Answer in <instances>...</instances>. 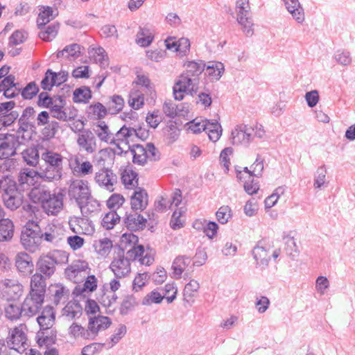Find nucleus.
Listing matches in <instances>:
<instances>
[{
  "label": "nucleus",
  "mask_w": 355,
  "mask_h": 355,
  "mask_svg": "<svg viewBox=\"0 0 355 355\" xmlns=\"http://www.w3.org/2000/svg\"><path fill=\"white\" fill-rule=\"evenodd\" d=\"M15 106L14 101L0 103V131L11 126L18 119V128L15 134L20 136L21 140H26L24 133L35 128V124L32 121L35 118V110L28 106L23 110L20 115L18 111L14 110Z\"/></svg>",
  "instance_id": "1"
},
{
  "label": "nucleus",
  "mask_w": 355,
  "mask_h": 355,
  "mask_svg": "<svg viewBox=\"0 0 355 355\" xmlns=\"http://www.w3.org/2000/svg\"><path fill=\"white\" fill-rule=\"evenodd\" d=\"M63 194L51 193L44 187H35L28 193V198L34 204L40 205L48 215H57L63 207Z\"/></svg>",
  "instance_id": "2"
},
{
  "label": "nucleus",
  "mask_w": 355,
  "mask_h": 355,
  "mask_svg": "<svg viewBox=\"0 0 355 355\" xmlns=\"http://www.w3.org/2000/svg\"><path fill=\"white\" fill-rule=\"evenodd\" d=\"M186 71L182 73L173 87L174 98L181 101L184 98V93L193 81L198 80V76L205 69V63L202 60L189 61L184 64Z\"/></svg>",
  "instance_id": "3"
},
{
  "label": "nucleus",
  "mask_w": 355,
  "mask_h": 355,
  "mask_svg": "<svg viewBox=\"0 0 355 355\" xmlns=\"http://www.w3.org/2000/svg\"><path fill=\"white\" fill-rule=\"evenodd\" d=\"M112 324L111 319L107 316L98 315L90 317L87 328L73 322L69 327V334L75 338L94 340L99 331L107 329Z\"/></svg>",
  "instance_id": "4"
},
{
  "label": "nucleus",
  "mask_w": 355,
  "mask_h": 355,
  "mask_svg": "<svg viewBox=\"0 0 355 355\" xmlns=\"http://www.w3.org/2000/svg\"><path fill=\"white\" fill-rule=\"evenodd\" d=\"M44 162V168L40 167V178L46 182L58 181L62 178L63 157L53 151L47 150L41 155Z\"/></svg>",
  "instance_id": "5"
},
{
  "label": "nucleus",
  "mask_w": 355,
  "mask_h": 355,
  "mask_svg": "<svg viewBox=\"0 0 355 355\" xmlns=\"http://www.w3.org/2000/svg\"><path fill=\"white\" fill-rule=\"evenodd\" d=\"M68 254L62 250H53L42 254L36 263V271L50 278L55 272L56 266L67 263Z\"/></svg>",
  "instance_id": "6"
},
{
  "label": "nucleus",
  "mask_w": 355,
  "mask_h": 355,
  "mask_svg": "<svg viewBox=\"0 0 355 355\" xmlns=\"http://www.w3.org/2000/svg\"><path fill=\"white\" fill-rule=\"evenodd\" d=\"M55 321V312L51 306H46L40 315L37 318V322L40 327L38 331L37 343L40 345H49L54 343L55 334L51 330V335L46 334V331L52 328Z\"/></svg>",
  "instance_id": "7"
},
{
  "label": "nucleus",
  "mask_w": 355,
  "mask_h": 355,
  "mask_svg": "<svg viewBox=\"0 0 355 355\" xmlns=\"http://www.w3.org/2000/svg\"><path fill=\"white\" fill-rule=\"evenodd\" d=\"M21 243L26 250L35 252L41 243L40 228L33 220H28L21 234Z\"/></svg>",
  "instance_id": "8"
},
{
  "label": "nucleus",
  "mask_w": 355,
  "mask_h": 355,
  "mask_svg": "<svg viewBox=\"0 0 355 355\" xmlns=\"http://www.w3.org/2000/svg\"><path fill=\"white\" fill-rule=\"evenodd\" d=\"M236 20L242 26L243 31L246 36H252L254 33L252 28L254 24L251 17L249 0H236Z\"/></svg>",
  "instance_id": "9"
},
{
  "label": "nucleus",
  "mask_w": 355,
  "mask_h": 355,
  "mask_svg": "<svg viewBox=\"0 0 355 355\" xmlns=\"http://www.w3.org/2000/svg\"><path fill=\"white\" fill-rule=\"evenodd\" d=\"M24 141L16 134L0 133V159L15 156Z\"/></svg>",
  "instance_id": "10"
},
{
  "label": "nucleus",
  "mask_w": 355,
  "mask_h": 355,
  "mask_svg": "<svg viewBox=\"0 0 355 355\" xmlns=\"http://www.w3.org/2000/svg\"><path fill=\"white\" fill-rule=\"evenodd\" d=\"M109 268L116 279L125 277L130 273V260L128 257H125L123 249L118 248L117 250L114 252Z\"/></svg>",
  "instance_id": "11"
},
{
  "label": "nucleus",
  "mask_w": 355,
  "mask_h": 355,
  "mask_svg": "<svg viewBox=\"0 0 355 355\" xmlns=\"http://www.w3.org/2000/svg\"><path fill=\"white\" fill-rule=\"evenodd\" d=\"M24 293V286L17 280L6 279L0 282V297L7 301H15Z\"/></svg>",
  "instance_id": "12"
},
{
  "label": "nucleus",
  "mask_w": 355,
  "mask_h": 355,
  "mask_svg": "<svg viewBox=\"0 0 355 355\" xmlns=\"http://www.w3.org/2000/svg\"><path fill=\"white\" fill-rule=\"evenodd\" d=\"M68 194L76 200L78 207H82L91 197L87 182L83 180H73L69 185Z\"/></svg>",
  "instance_id": "13"
},
{
  "label": "nucleus",
  "mask_w": 355,
  "mask_h": 355,
  "mask_svg": "<svg viewBox=\"0 0 355 355\" xmlns=\"http://www.w3.org/2000/svg\"><path fill=\"white\" fill-rule=\"evenodd\" d=\"M44 302V296H42L41 294L29 292L21 304L24 316L30 318L37 314L41 310Z\"/></svg>",
  "instance_id": "14"
},
{
  "label": "nucleus",
  "mask_w": 355,
  "mask_h": 355,
  "mask_svg": "<svg viewBox=\"0 0 355 355\" xmlns=\"http://www.w3.org/2000/svg\"><path fill=\"white\" fill-rule=\"evenodd\" d=\"M78 131L76 141L80 150L85 151L88 154L94 153L97 149V144L94 132L89 129L83 128V127Z\"/></svg>",
  "instance_id": "15"
},
{
  "label": "nucleus",
  "mask_w": 355,
  "mask_h": 355,
  "mask_svg": "<svg viewBox=\"0 0 355 355\" xmlns=\"http://www.w3.org/2000/svg\"><path fill=\"white\" fill-rule=\"evenodd\" d=\"M254 128L246 125H237L232 131V142L233 145L248 146L253 139Z\"/></svg>",
  "instance_id": "16"
},
{
  "label": "nucleus",
  "mask_w": 355,
  "mask_h": 355,
  "mask_svg": "<svg viewBox=\"0 0 355 355\" xmlns=\"http://www.w3.org/2000/svg\"><path fill=\"white\" fill-rule=\"evenodd\" d=\"M95 182L99 187L112 192L114 190V186L117 183V176L111 169L103 168L96 173Z\"/></svg>",
  "instance_id": "17"
},
{
  "label": "nucleus",
  "mask_w": 355,
  "mask_h": 355,
  "mask_svg": "<svg viewBox=\"0 0 355 355\" xmlns=\"http://www.w3.org/2000/svg\"><path fill=\"white\" fill-rule=\"evenodd\" d=\"M24 324H20L19 327L14 328L7 338L8 347L15 351L16 355H18L17 348L24 347L26 342V336L24 331Z\"/></svg>",
  "instance_id": "18"
},
{
  "label": "nucleus",
  "mask_w": 355,
  "mask_h": 355,
  "mask_svg": "<svg viewBox=\"0 0 355 355\" xmlns=\"http://www.w3.org/2000/svg\"><path fill=\"white\" fill-rule=\"evenodd\" d=\"M40 171H36L31 168H24L20 171L17 186L18 191H25L29 189L36 182L35 179L40 178Z\"/></svg>",
  "instance_id": "19"
},
{
  "label": "nucleus",
  "mask_w": 355,
  "mask_h": 355,
  "mask_svg": "<svg viewBox=\"0 0 355 355\" xmlns=\"http://www.w3.org/2000/svg\"><path fill=\"white\" fill-rule=\"evenodd\" d=\"M148 203V195L146 191L141 187H137L131 196V209L134 211H141L144 210Z\"/></svg>",
  "instance_id": "20"
},
{
  "label": "nucleus",
  "mask_w": 355,
  "mask_h": 355,
  "mask_svg": "<svg viewBox=\"0 0 355 355\" xmlns=\"http://www.w3.org/2000/svg\"><path fill=\"white\" fill-rule=\"evenodd\" d=\"M132 132H135L134 128H128L124 125L114 135V143L110 144L116 146L121 150H123V148L120 147L121 144H124L128 148H130V141L132 137Z\"/></svg>",
  "instance_id": "21"
},
{
  "label": "nucleus",
  "mask_w": 355,
  "mask_h": 355,
  "mask_svg": "<svg viewBox=\"0 0 355 355\" xmlns=\"http://www.w3.org/2000/svg\"><path fill=\"white\" fill-rule=\"evenodd\" d=\"M147 220L141 214L135 213H126L124 218V224L125 227L130 231H138L143 230Z\"/></svg>",
  "instance_id": "22"
},
{
  "label": "nucleus",
  "mask_w": 355,
  "mask_h": 355,
  "mask_svg": "<svg viewBox=\"0 0 355 355\" xmlns=\"http://www.w3.org/2000/svg\"><path fill=\"white\" fill-rule=\"evenodd\" d=\"M93 131L101 141L110 144L114 143V134L111 132L109 126L104 121H98L96 123H94Z\"/></svg>",
  "instance_id": "23"
},
{
  "label": "nucleus",
  "mask_w": 355,
  "mask_h": 355,
  "mask_svg": "<svg viewBox=\"0 0 355 355\" xmlns=\"http://www.w3.org/2000/svg\"><path fill=\"white\" fill-rule=\"evenodd\" d=\"M287 10L291 14L293 18L299 24L303 23L305 19L304 10L299 0H282Z\"/></svg>",
  "instance_id": "24"
},
{
  "label": "nucleus",
  "mask_w": 355,
  "mask_h": 355,
  "mask_svg": "<svg viewBox=\"0 0 355 355\" xmlns=\"http://www.w3.org/2000/svg\"><path fill=\"white\" fill-rule=\"evenodd\" d=\"M15 266L17 270L24 275L31 273L34 267L32 258L24 252L17 254L15 259Z\"/></svg>",
  "instance_id": "25"
},
{
  "label": "nucleus",
  "mask_w": 355,
  "mask_h": 355,
  "mask_svg": "<svg viewBox=\"0 0 355 355\" xmlns=\"http://www.w3.org/2000/svg\"><path fill=\"white\" fill-rule=\"evenodd\" d=\"M49 291L53 297L52 301L55 305L64 303L69 298V290L61 284L51 285Z\"/></svg>",
  "instance_id": "26"
},
{
  "label": "nucleus",
  "mask_w": 355,
  "mask_h": 355,
  "mask_svg": "<svg viewBox=\"0 0 355 355\" xmlns=\"http://www.w3.org/2000/svg\"><path fill=\"white\" fill-rule=\"evenodd\" d=\"M48 277H46V276L36 272L31 277L29 292L41 294L42 296L45 297L46 288V279Z\"/></svg>",
  "instance_id": "27"
},
{
  "label": "nucleus",
  "mask_w": 355,
  "mask_h": 355,
  "mask_svg": "<svg viewBox=\"0 0 355 355\" xmlns=\"http://www.w3.org/2000/svg\"><path fill=\"white\" fill-rule=\"evenodd\" d=\"M252 255L258 267L265 269L268 267L270 260L268 251L262 246L257 245L252 250Z\"/></svg>",
  "instance_id": "28"
},
{
  "label": "nucleus",
  "mask_w": 355,
  "mask_h": 355,
  "mask_svg": "<svg viewBox=\"0 0 355 355\" xmlns=\"http://www.w3.org/2000/svg\"><path fill=\"white\" fill-rule=\"evenodd\" d=\"M191 259L185 255L178 256L173 261L171 268L173 277L180 279L185 268L190 264Z\"/></svg>",
  "instance_id": "29"
},
{
  "label": "nucleus",
  "mask_w": 355,
  "mask_h": 355,
  "mask_svg": "<svg viewBox=\"0 0 355 355\" xmlns=\"http://www.w3.org/2000/svg\"><path fill=\"white\" fill-rule=\"evenodd\" d=\"M15 226L9 218L0 220V242L10 241L14 235Z\"/></svg>",
  "instance_id": "30"
},
{
  "label": "nucleus",
  "mask_w": 355,
  "mask_h": 355,
  "mask_svg": "<svg viewBox=\"0 0 355 355\" xmlns=\"http://www.w3.org/2000/svg\"><path fill=\"white\" fill-rule=\"evenodd\" d=\"M18 187L14 178L10 175L0 177V193L2 195H11L17 193Z\"/></svg>",
  "instance_id": "31"
},
{
  "label": "nucleus",
  "mask_w": 355,
  "mask_h": 355,
  "mask_svg": "<svg viewBox=\"0 0 355 355\" xmlns=\"http://www.w3.org/2000/svg\"><path fill=\"white\" fill-rule=\"evenodd\" d=\"M205 130L211 141L216 142L217 141L222 135V128L220 124L216 121L214 120L210 121L209 120L205 121Z\"/></svg>",
  "instance_id": "32"
},
{
  "label": "nucleus",
  "mask_w": 355,
  "mask_h": 355,
  "mask_svg": "<svg viewBox=\"0 0 355 355\" xmlns=\"http://www.w3.org/2000/svg\"><path fill=\"white\" fill-rule=\"evenodd\" d=\"M154 39L152 30L146 27H140L136 36V42L140 46H148Z\"/></svg>",
  "instance_id": "33"
},
{
  "label": "nucleus",
  "mask_w": 355,
  "mask_h": 355,
  "mask_svg": "<svg viewBox=\"0 0 355 355\" xmlns=\"http://www.w3.org/2000/svg\"><path fill=\"white\" fill-rule=\"evenodd\" d=\"M69 60H72L78 58L81 55V46L78 44H71L66 46L62 51L57 53V58H60L64 55Z\"/></svg>",
  "instance_id": "34"
},
{
  "label": "nucleus",
  "mask_w": 355,
  "mask_h": 355,
  "mask_svg": "<svg viewBox=\"0 0 355 355\" xmlns=\"http://www.w3.org/2000/svg\"><path fill=\"white\" fill-rule=\"evenodd\" d=\"M132 155V162L134 164H137L141 166L144 165L147 160V155L143 146L140 144H135L130 146V148H128Z\"/></svg>",
  "instance_id": "35"
},
{
  "label": "nucleus",
  "mask_w": 355,
  "mask_h": 355,
  "mask_svg": "<svg viewBox=\"0 0 355 355\" xmlns=\"http://www.w3.org/2000/svg\"><path fill=\"white\" fill-rule=\"evenodd\" d=\"M37 18V25L39 29L44 28L45 25L55 18L53 8L50 6H43Z\"/></svg>",
  "instance_id": "36"
},
{
  "label": "nucleus",
  "mask_w": 355,
  "mask_h": 355,
  "mask_svg": "<svg viewBox=\"0 0 355 355\" xmlns=\"http://www.w3.org/2000/svg\"><path fill=\"white\" fill-rule=\"evenodd\" d=\"M88 268V263L85 261L76 260L66 268L65 274L69 278H75L80 272H85Z\"/></svg>",
  "instance_id": "37"
},
{
  "label": "nucleus",
  "mask_w": 355,
  "mask_h": 355,
  "mask_svg": "<svg viewBox=\"0 0 355 355\" xmlns=\"http://www.w3.org/2000/svg\"><path fill=\"white\" fill-rule=\"evenodd\" d=\"M24 162L29 166H35L40 159V155L37 148L29 147L21 153Z\"/></svg>",
  "instance_id": "38"
},
{
  "label": "nucleus",
  "mask_w": 355,
  "mask_h": 355,
  "mask_svg": "<svg viewBox=\"0 0 355 355\" xmlns=\"http://www.w3.org/2000/svg\"><path fill=\"white\" fill-rule=\"evenodd\" d=\"M92 98V92L88 87L83 86L73 92V101L76 103H87Z\"/></svg>",
  "instance_id": "39"
},
{
  "label": "nucleus",
  "mask_w": 355,
  "mask_h": 355,
  "mask_svg": "<svg viewBox=\"0 0 355 355\" xmlns=\"http://www.w3.org/2000/svg\"><path fill=\"white\" fill-rule=\"evenodd\" d=\"M108 114H115L122 110L124 106V100L119 95H114L106 103Z\"/></svg>",
  "instance_id": "40"
},
{
  "label": "nucleus",
  "mask_w": 355,
  "mask_h": 355,
  "mask_svg": "<svg viewBox=\"0 0 355 355\" xmlns=\"http://www.w3.org/2000/svg\"><path fill=\"white\" fill-rule=\"evenodd\" d=\"M200 288L199 283L194 279H191L185 285L183 291L184 300L187 303L193 302L195 293L198 292Z\"/></svg>",
  "instance_id": "41"
},
{
  "label": "nucleus",
  "mask_w": 355,
  "mask_h": 355,
  "mask_svg": "<svg viewBox=\"0 0 355 355\" xmlns=\"http://www.w3.org/2000/svg\"><path fill=\"white\" fill-rule=\"evenodd\" d=\"M5 315L10 320H17L20 317H25L22 306L9 304L5 307Z\"/></svg>",
  "instance_id": "42"
},
{
  "label": "nucleus",
  "mask_w": 355,
  "mask_h": 355,
  "mask_svg": "<svg viewBox=\"0 0 355 355\" xmlns=\"http://www.w3.org/2000/svg\"><path fill=\"white\" fill-rule=\"evenodd\" d=\"M121 217L115 210H111L107 213L102 219L101 225L106 230H111L117 222L120 221Z\"/></svg>",
  "instance_id": "43"
},
{
  "label": "nucleus",
  "mask_w": 355,
  "mask_h": 355,
  "mask_svg": "<svg viewBox=\"0 0 355 355\" xmlns=\"http://www.w3.org/2000/svg\"><path fill=\"white\" fill-rule=\"evenodd\" d=\"M60 24L58 22H54L49 25L44 31H42L39 33V37L44 41H51L58 34Z\"/></svg>",
  "instance_id": "44"
},
{
  "label": "nucleus",
  "mask_w": 355,
  "mask_h": 355,
  "mask_svg": "<svg viewBox=\"0 0 355 355\" xmlns=\"http://www.w3.org/2000/svg\"><path fill=\"white\" fill-rule=\"evenodd\" d=\"M224 71V65L220 62H214L206 68V72L212 79L218 80Z\"/></svg>",
  "instance_id": "45"
},
{
  "label": "nucleus",
  "mask_w": 355,
  "mask_h": 355,
  "mask_svg": "<svg viewBox=\"0 0 355 355\" xmlns=\"http://www.w3.org/2000/svg\"><path fill=\"white\" fill-rule=\"evenodd\" d=\"M284 242V250L287 255L295 258L298 254V249L295 241L293 236L289 235L283 237Z\"/></svg>",
  "instance_id": "46"
},
{
  "label": "nucleus",
  "mask_w": 355,
  "mask_h": 355,
  "mask_svg": "<svg viewBox=\"0 0 355 355\" xmlns=\"http://www.w3.org/2000/svg\"><path fill=\"white\" fill-rule=\"evenodd\" d=\"M82 313V308L78 303L69 302L63 309V315L74 319L76 317L80 315Z\"/></svg>",
  "instance_id": "47"
},
{
  "label": "nucleus",
  "mask_w": 355,
  "mask_h": 355,
  "mask_svg": "<svg viewBox=\"0 0 355 355\" xmlns=\"http://www.w3.org/2000/svg\"><path fill=\"white\" fill-rule=\"evenodd\" d=\"M138 174L132 170H125L121 174V181L125 187H135L138 184Z\"/></svg>",
  "instance_id": "48"
},
{
  "label": "nucleus",
  "mask_w": 355,
  "mask_h": 355,
  "mask_svg": "<svg viewBox=\"0 0 355 355\" xmlns=\"http://www.w3.org/2000/svg\"><path fill=\"white\" fill-rule=\"evenodd\" d=\"M5 205L11 210H15L21 204V198L17 193H12L11 195H2Z\"/></svg>",
  "instance_id": "49"
},
{
  "label": "nucleus",
  "mask_w": 355,
  "mask_h": 355,
  "mask_svg": "<svg viewBox=\"0 0 355 355\" xmlns=\"http://www.w3.org/2000/svg\"><path fill=\"white\" fill-rule=\"evenodd\" d=\"M55 72L49 69L41 81V87L44 90L50 91L55 85Z\"/></svg>",
  "instance_id": "50"
},
{
  "label": "nucleus",
  "mask_w": 355,
  "mask_h": 355,
  "mask_svg": "<svg viewBox=\"0 0 355 355\" xmlns=\"http://www.w3.org/2000/svg\"><path fill=\"white\" fill-rule=\"evenodd\" d=\"M19 92L24 99L31 100L39 92V87L35 82H31L22 89H20Z\"/></svg>",
  "instance_id": "51"
},
{
  "label": "nucleus",
  "mask_w": 355,
  "mask_h": 355,
  "mask_svg": "<svg viewBox=\"0 0 355 355\" xmlns=\"http://www.w3.org/2000/svg\"><path fill=\"white\" fill-rule=\"evenodd\" d=\"M100 203L98 201L91 197L83 205L82 207H79L81 209L82 213L92 214L100 210Z\"/></svg>",
  "instance_id": "52"
},
{
  "label": "nucleus",
  "mask_w": 355,
  "mask_h": 355,
  "mask_svg": "<svg viewBox=\"0 0 355 355\" xmlns=\"http://www.w3.org/2000/svg\"><path fill=\"white\" fill-rule=\"evenodd\" d=\"M327 169L325 166H321L318 168L315 174L313 186L315 189H320L324 185L326 182Z\"/></svg>",
  "instance_id": "53"
},
{
  "label": "nucleus",
  "mask_w": 355,
  "mask_h": 355,
  "mask_svg": "<svg viewBox=\"0 0 355 355\" xmlns=\"http://www.w3.org/2000/svg\"><path fill=\"white\" fill-rule=\"evenodd\" d=\"M184 213L183 207L176 209L171 216L170 225L173 230H178L183 227L184 221L181 220L180 217Z\"/></svg>",
  "instance_id": "54"
},
{
  "label": "nucleus",
  "mask_w": 355,
  "mask_h": 355,
  "mask_svg": "<svg viewBox=\"0 0 355 355\" xmlns=\"http://www.w3.org/2000/svg\"><path fill=\"white\" fill-rule=\"evenodd\" d=\"M216 216L218 223L226 224L232 218V210L229 206H222L216 211Z\"/></svg>",
  "instance_id": "55"
},
{
  "label": "nucleus",
  "mask_w": 355,
  "mask_h": 355,
  "mask_svg": "<svg viewBox=\"0 0 355 355\" xmlns=\"http://www.w3.org/2000/svg\"><path fill=\"white\" fill-rule=\"evenodd\" d=\"M112 248V242L107 238H105L103 240L99 241V243L95 245L96 252L102 256L107 254Z\"/></svg>",
  "instance_id": "56"
},
{
  "label": "nucleus",
  "mask_w": 355,
  "mask_h": 355,
  "mask_svg": "<svg viewBox=\"0 0 355 355\" xmlns=\"http://www.w3.org/2000/svg\"><path fill=\"white\" fill-rule=\"evenodd\" d=\"M58 123L55 121H52L45 125V127L42 131V134L46 139H49L55 137L57 130L58 128Z\"/></svg>",
  "instance_id": "57"
},
{
  "label": "nucleus",
  "mask_w": 355,
  "mask_h": 355,
  "mask_svg": "<svg viewBox=\"0 0 355 355\" xmlns=\"http://www.w3.org/2000/svg\"><path fill=\"white\" fill-rule=\"evenodd\" d=\"M334 58L338 63L343 66H347L352 63V57L350 53L347 51H337L335 53Z\"/></svg>",
  "instance_id": "58"
},
{
  "label": "nucleus",
  "mask_w": 355,
  "mask_h": 355,
  "mask_svg": "<svg viewBox=\"0 0 355 355\" xmlns=\"http://www.w3.org/2000/svg\"><path fill=\"white\" fill-rule=\"evenodd\" d=\"M75 163L77 165L78 169L74 168V171L79 173L83 175L91 174L93 171V166L89 161L83 162L81 164H80L79 159L75 158Z\"/></svg>",
  "instance_id": "59"
},
{
  "label": "nucleus",
  "mask_w": 355,
  "mask_h": 355,
  "mask_svg": "<svg viewBox=\"0 0 355 355\" xmlns=\"http://www.w3.org/2000/svg\"><path fill=\"white\" fill-rule=\"evenodd\" d=\"M125 199L120 194H112L107 200V206L112 210L119 209L124 202Z\"/></svg>",
  "instance_id": "60"
},
{
  "label": "nucleus",
  "mask_w": 355,
  "mask_h": 355,
  "mask_svg": "<svg viewBox=\"0 0 355 355\" xmlns=\"http://www.w3.org/2000/svg\"><path fill=\"white\" fill-rule=\"evenodd\" d=\"M164 293L163 296L166 299L168 303H171L176 298L178 289L175 283H168L164 286Z\"/></svg>",
  "instance_id": "61"
},
{
  "label": "nucleus",
  "mask_w": 355,
  "mask_h": 355,
  "mask_svg": "<svg viewBox=\"0 0 355 355\" xmlns=\"http://www.w3.org/2000/svg\"><path fill=\"white\" fill-rule=\"evenodd\" d=\"M164 297V296L162 295L159 292L153 291L143 299L142 304L144 305H150L153 303L159 304Z\"/></svg>",
  "instance_id": "62"
},
{
  "label": "nucleus",
  "mask_w": 355,
  "mask_h": 355,
  "mask_svg": "<svg viewBox=\"0 0 355 355\" xmlns=\"http://www.w3.org/2000/svg\"><path fill=\"white\" fill-rule=\"evenodd\" d=\"M136 302L135 299L131 296L128 295L125 297L120 307V313L121 315H126L134 307Z\"/></svg>",
  "instance_id": "63"
},
{
  "label": "nucleus",
  "mask_w": 355,
  "mask_h": 355,
  "mask_svg": "<svg viewBox=\"0 0 355 355\" xmlns=\"http://www.w3.org/2000/svg\"><path fill=\"white\" fill-rule=\"evenodd\" d=\"M244 213L248 216H253L256 214L258 210L257 200L255 198H252L248 200L243 208Z\"/></svg>",
  "instance_id": "64"
}]
</instances>
